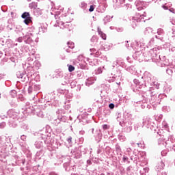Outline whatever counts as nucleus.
<instances>
[{"instance_id": "nucleus-9", "label": "nucleus", "mask_w": 175, "mask_h": 175, "mask_svg": "<svg viewBox=\"0 0 175 175\" xmlns=\"http://www.w3.org/2000/svg\"><path fill=\"white\" fill-rule=\"evenodd\" d=\"M68 143H72V137H70L68 139Z\"/></svg>"}, {"instance_id": "nucleus-1", "label": "nucleus", "mask_w": 175, "mask_h": 175, "mask_svg": "<svg viewBox=\"0 0 175 175\" xmlns=\"http://www.w3.org/2000/svg\"><path fill=\"white\" fill-rule=\"evenodd\" d=\"M98 35L103 39L104 40H106V35L102 31V30L98 29Z\"/></svg>"}, {"instance_id": "nucleus-4", "label": "nucleus", "mask_w": 175, "mask_h": 175, "mask_svg": "<svg viewBox=\"0 0 175 175\" xmlns=\"http://www.w3.org/2000/svg\"><path fill=\"white\" fill-rule=\"evenodd\" d=\"M68 70L69 72H73V70H75V66L70 65L68 67Z\"/></svg>"}, {"instance_id": "nucleus-13", "label": "nucleus", "mask_w": 175, "mask_h": 175, "mask_svg": "<svg viewBox=\"0 0 175 175\" xmlns=\"http://www.w3.org/2000/svg\"><path fill=\"white\" fill-rule=\"evenodd\" d=\"M173 31L175 32V26L174 27Z\"/></svg>"}, {"instance_id": "nucleus-3", "label": "nucleus", "mask_w": 175, "mask_h": 175, "mask_svg": "<svg viewBox=\"0 0 175 175\" xmlns=\"http://www.w3.org/2000/svg\"><path fill=\"white\" fill-rule=\"evenodd\" d=\"M31 21H32L31 20V17H29V18H26L24 21V23H25V24H26V25H28V24H29V23H31Z\"/></svg>"}, {"instance_id": "nucleus-11", "label": "nucleus", "mask_w": 175, "mask_h": 175, "mask_svg": "<svg viewBox=\"0 0 175 175\" xmlns=\"http://www.w3.org/2000/svg\"><path fill=\"white\" fill-rule=\"evenodd\" d=\"M29 92H32V88H29Z\"/></svg>"}, {"instance_id": "nucleus-12", "label": "nucleus", "mask_w": 175, "mask_h": 175, "mask_svg": "<svg viewBox=\"0 0 175 175\" xmlns=\"http://www.w3.org/2000/svg\"><path fill=\"white\" fill-rule=\"evenodd\" d=\"M126 159V157H123V161H125Z\"/></svg>"}, {"instance_id": "nucleus-8", "label": "nucleus", "mask_w": 175, "mask_h": 175, "mask_svg": "<svg viewBox=\"0 0 175 175\" xmlns=\"http://www.w3.org/2000/svg\"><path fill=\"white\" fill-rule=\"evenodd\" d=\"M108 128H109V126H107V124L103 125V129H107Z\"/></svg>"}, {"instance_id": "nucleus-6", "label": "nucleus", "mask_w": 175, "mask_h": 175, "mask_svg": "<svg viewBox=\"0 0 175 175\" xmlns=\"http://www.w3.org/2000/svg\"><path fill=\"white\" fill-rule=\"evenodd\" d=\"M94 5H90V8L89 9V12H92L94 10Z\"/></svg>"}, {"instance_id": "nucleus-7", "label": "nucleus", "mask_w": 175, "mask_h": 175, "mask_svg": "<svg viewBox=\"0 0 175 175\" xmlns=\"http://www.w3.org/2000/svg\"><path fill=\"white\" fill-rule=\"evenodd\" d=\"M95 55H96V57H99V55H100V52L97 51V52L95 53Z\"/></svg>"}, {"instance_id": "nucleus-10", "label": "nucleus", "mask_w": 175, "mask_h": 175, "mask_svg": "<svg viewBox=\"0 0 175 175\" xmlns=\"http://www.w3.org/2000/svg\"><path fill=\"white\" fill-rule=\"evenodd\" d=\"M163 9H165V10H167V8L165 5H163Z\"/></svg>"}, {"instance_id": "nucleus-2", "label": "nucleus", "mask_w": 175, "mask_h": 175, "mask_svg": "<svg viewBox=\"0 0 175 175\" xmlns=\"http://www.w3.org/2000/svg\"><path fill=\"white\" fill-rule=\"evenodd\" d=\"M22 18H28L31 17V15L29 14V12H24L22 16Z\"/></svg>"}, {"instance_id": "nucleus-5", "label": "nucleus", "mask_w": 175, "mask_h": 175, "mask_svg": "<svg viewBox=\"0 0 175 175\" xmlns=\"http://www.w3.org/2000/svg\"><path fill=\"white\" fill-rule=\"evenodd\" d=\"M109 109H114V104L113 103L109 104Z\"/></svg>"}]
</instances>
